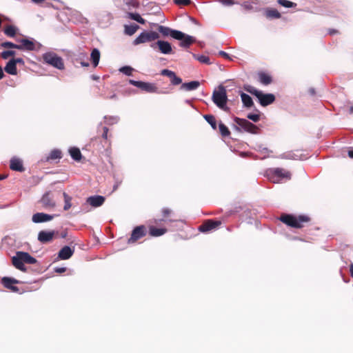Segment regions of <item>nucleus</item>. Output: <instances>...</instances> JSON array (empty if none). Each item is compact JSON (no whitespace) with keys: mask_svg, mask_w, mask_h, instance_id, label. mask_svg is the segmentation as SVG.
Segmentation results:
<instances>
[{"mask_svg":"<svg viewBox=\"0 0 353 353\" xmlns=\"http://www.w3.org/2000/svg\"><path fill=\"white\" fill-rule=\"evenodd\" d=\"M68 235V233H67V231L66 230H63L62 232H61L60 233L59 232V234L57 236H59V237L60 238H65Z\"/></svg>","mask_w":353,"mask_h":353,"instance_id":"nucleus-57","label":"nucleus"},{"mask_svg":"<svg viewBox=\"0 0 353 353\" xmlns=\"http://www.w3.org/2000/svg\"><path fill=\"white\" fill-rule=\"evenodd\" d=\"M250 227H254L255 229L259 230L261 228V222H247Z\"/></svg>","mask_w":353,"mask_h":353,"instance_id":"nucleus-51","label":"nucleus"},{"mask_svg":"<svg viewBox=\"0 0 353 353\" xmlns=\"http://www.w3.org/2000/svg\"><path fill=\"white\" fill-rule=\"evenodd\" d=\"M179 40L181 41L180 46L182 48H188L192 43H193L196 41L194 37L186 34L185 33L184 37H183L181 39Z\"/></svg>","mask_w":353,"mask_h":353,"instance_id":"nucleus-23","label":"nucleus"},{"mask_svg":"<svg viewBox=\"0 0 353 353\" xmlns=\"http://www.w3.org/2000/svg\"><path fill=\"white\" fill-rule=\"evenodd\" d=\"M69 152H70V154L71 157L74 161H79L81 159V158H82V155H81V151L77 148H75V147L71 148L69 150Z\"/></svg>","mask_w":353,"mask_h":353,"instance_id":"nucleus-29","label":"nucleus"},{"mask_svg":"<svg viewBox=\"0 0 353 353\" xmlns=\"http://www.w3.org/2000/svg\"><path fill=\"white\" fill-rule=\"evenodd\" d=\"M212 99L216 105L219 108L225 111L228 110V107L226 106L228 101L227 92L225 88L223 85H219L217 90H214Z\"/></svg>","mask_w":353,"mask_h":353,"instance_id":"nucleus-3","label":"nucleus"},{"mask_svg":"<svg viewBox=\"0 0 353 353\" xmlns=\"http://www.w3.org/2000/svg\"><path fill=\"white\" fill-rule=\"evenodd\" d=\"M53 217L54 216L52 215L43 212H38L32 216V221H50Z\"/></svg>","mask_w":353,"mask_h":353,"instance_id":"nucleus-25","label":"nucleus"},{"mask_svg":"<svg viewBox=\"0 0 353 353\" xmlns=\"http://www.w3.org/2000/svg\"><path fill=\"white\" fill-rule=\"evenodd\" d=\"M19 42L21 44L18 45V50L32 51L35 49V45L32 40H29L28 39H21L19 40Z\"/></svg>","mask_w":353,"mask_h":353,"instance_id":"nucleus-18","label":"nucleus"},{"mask_svg":"<svg viewBox=\"0 0 353 353\" xmlns=\"http://www.w3.org/2000/svg\"><path fill=\"white\" fill-rule=\"evenodd\" d=\"M1 46L3 48H15V49H18V48H19L17 44L13 43L12 42H10V41H5L1 44Z\"/></svg>","mask_w":353,"mask_h":353,"instance_id":"nucleus-46","label":"nucleus"},{"mask_svg":"<svg viewBox=\"0 0 353 353\" xmlns=\"http://www.w3.org/2000/svg\"><path fill=\"white\" fill-rule=\"evenodd\" d=\"M158 31L164 37L170 36L175 39H181L184 37V33L177 30H173L164 26H159Z\"/></svg>","mask_w":353,"mask_h":353,"instance_id":"nucleus-9","label":"nucleus"},{"mask_svg":"<svg viewBox=\"0 0 353 353\" xmlns=\"http://www.w3.org/2000/svg\"><path fill=\"white\" fill-rule=\"evenodd\" d=\"M170 80H171V83H172V85H179V84H181V83H182V79H181V78H180V77H177V76L176 75V74H174V77H172L171 78V79H170Z\"/></svg>","mask_w":353,"mask_h":353,"instance_id":"nucleus-48","label":"nucleus"},{"mask_svg":"<svg viewBox=\"0 0 353 353\" xmlns=\"http://www.w3.org/2000/svg\"><path fill=\"white\" fill-rule=\"evenodd\" d=\"M278 3L285 8H294L296 4L288 0H278Z\"/></svg>","mask_w":353,"mask_h":353,"instance_id":"nucleus-41","label":"nucleus"},{"mask_svg":"<svg viewBox=\"0 0 353 353\" xmlns=\"http://www.w3.org/2000/svg\"><path fill=\"white\" fill-rule=\"evenodd\" d=\"M49 159L52 160L61 159V152L59 150H53L51 151L49 155Z\"/></svg>","mask_w":353,"mask_h":353,"instance_id":"nucleus-42","label":"nucleus"},{"mask_svg":"<svg viewBox=\"0 0 353 353\" xmlns=\"http://www.w3.org/2000/svg\"><path fill=\"white\" fill-rule=\"evenodd\" d=\"M275 221H310V218L306 215H299L296 216L290 214H282L279 217H277Z\"/></svg>","mask_w":353,"mask_h":353,"instance_id":"nucleus-15","label":"nucleus"},{"mask_svg":"<svg viewBox=\"0 0 353 353\" xmlns=\"http://www.w3.org/2000/svg\"><path fill=\"white\" fill-rule=\"evenodd\" d=\"M91 60L92 61V64L94 67H97L99 64L100 59V52L97 48H94L92 50L91 54Z\"/></svg>","mask_w":353,"mask_h":353,"instance_id":"nucleus-27","label":"nucleus"},{"mask_svg":"<svg viewBox=\"0 0 353 353\" xmlns=\"http://www.w3.org/2000/svg\"><path fill=\"white\" fill-rule=\"evenodd\" d=\"M150 48L153 50H159L163 54H170L172 52V48L171 44L166 41L158 40L157 42H153L150 45Z\"/></svg>","mask_w":353,"mask_h":353,"instance_id":"nucleus-8","label":"nucleus"},{"mask_svg":"<svg viewBox=\"0 0 353 353\" xmlns=\"http://www.w3.org/2000/svg\"><path fill=\"white\" fill-rule=\"evenodd\" d=\"M159 38V34L154 31H143L133 41V45L137 46L145 43H152Z\"/></svg>","mask_w":353,"mask_h":353,"instance_id":"nucleus-5","label":"nucleus"},{"mask_svg":"<svg viewBox=\"0 0 353 353\" xmlns=\"http://www.w3.org/2000/svg\"><path fill=\"white\" fill-rule=\"evenodd\" d=\"M129 83L140 88L141 90L149 93H160L158 91V88L153 83L144 82L141 81H135L133 79L129 80Z\"/></svg>","mask_w":353,"mask_h":353,"instance_id":"nucleus-7","label":"nucleus"},{"mask_svg":"<svg viewBox=\"0 0 353 353\" xmlns=\"http://www.w3.org/2000/svg\"><path fill=\"white\" fill-rule=\"evenodd\" d=\"M265 14L269 18L279 19L281 17V14L276 9L267 10Z\"/></svg>","mask_w":353,"mask_h":353,"instance_id":"nucleus-34","label":"nucleus"},{"mask_svg":"<svg viewBox=\"0 0 353 353\" xmlns=\"http://www.w3.org/2000/svg\"><path fill=\"white\" fill-rule=\"evenodd\" d=\"M280 158H281V159H286L297 160V159H299V157L298 155L295 154L293 152H288V153L282 154L280 156Z\"/></svg>","mask_w":353,"mask_h":353,"instance_id":"nucleus-43","label":"nucleus"},{"mask_svg":"<svg viewBox=\"0 0 353 353\" xmlns=\"http://www.w3.org/2000/svg\"><path fill=\"white\" fill-rule=\"evenodd\" d=\"M244 90L250 93L251 94H253L254 95L255 97H258L259 92H261L260 90H258L256 88L250 85H244Z\"/></svg>","mask_w":353,"mask_h":353,"instance_id":"nucleus-38","label":"nucleus"},{"mask_svg":"<svg viewBox=\"0 0 353 353\" xmlns=\"http://www.w3.org/2000/svg\"><path fill=\"white\" fill-rule=\"evenodd\" d=\"M41 204L46 208H52L55 205V201H54L50 192H46L41 199Z\"/></svg>","mask_w":353,"mask_h":353,"instance_id":"nucleus-19","label":"nucleus"},{"mask_svg":"<svg viewBox=\"0 0 353 353\" xmlns=\"http://www.w3.org/2000/svg\"><path fill=\"white\" fill-rule=\"evenodd\" d=\"M16 52L14 50H6L1 52V57L3 59H7L10 56L15 55Z\"/></svg>","mask_w":353,"mask_h":353,"instance_id":"nucleus-45","label":"nucleus"},{"mask_svg":"<svg viewBox=\"0 0 353 353\" xmlns=\"http://www.w3.org/2000/svg\"><path fill=\"white\" fill-rule=\"evenodd\" d=\"M167 229L165 228H156L150 226L149 228V234L152 236H161L167 232Z\"/></svg>","mask_w":353,"mask_h":353,"instance_id":"nucleus-22","label":"nucleus"},{"mask_svg":"<svg viewBox=\"0 0 353 353\" xmlns=\"http://www.w3.org/2000/svg\"><path fill=\"white\" fill-rule=\"evenodd\" d=\"M219 1L225 6H232L235 4L233 0H219Z\"/></svg>","mask_w":353,"mask_h":353,"instance_id":"nucleus-50","label":"nucleus"},{"mask_svg":"<svg viewBox=\"0 0 353 353\" xmlns=\"http://www.w3.org/2000/svg\"><path fill=\"white\" fill-rule=\"evenodd\" d=\"M247 118L254 122H258L260 119V115L259 114L250 113L247 115Z\"/></svg>","mask_w":353,"mask_h":353,"instance_id":"nucleus-49","label":"nucleus"},{"mask_svg":"<svg viewBox=\"0 0 353 353\" xmlns=\"http://www.w3.org/2000/svg\"><path fill=\"white\" fill-rule=\"evenodd\" d=\"M257 99L262 106H267L275 101V97L273 94H264L261 91L259 92Z\"/></svg>","mask_w":353,"mask_h":353,"instance_id":"nucleus-13","label":"nucleus"},{"mask_svg":"<svg viewBox=\"0 0 353 353\" xmlns=\"http://www.w3.org/2000/svg\"><path fill=\"white\" fill-rule=\"evenodd\" d=\"M266 176L273 183H277L283 180H289L291 179V173L280 168H271L266 171Z\"/></svg>","mask_w":353,"mask_h":353,"instance_id":"nucleus-2","label":"nucleus"},{"mask_svg":"<svg viewBox=\"0 0 353 353\" xmlns=\"http://www.w3.org/2000/svg\"><path fill=\"white\" fill-rule=\"evenodd\" d=\"M234 122L239 125L235 127V129L237 131H241V128L242 129L244 130V131L248 132L249 133L254 134L258 133V127L245 119L235 117Z\"/></svg>","mask_w":353,"mask_h":353,"instance_id":"nucleus-6","label":"nucleus"},{"mask_svg":"<svg viewBox=\"0 0 353 353\" xmlns=\"http://www.w3.org/2000/svg\"><path fill=\"white\" fill-rule=\"evenodd\" d=\"M63 198H64V206H63V209L64 210H69L71 206H72V204H71V200H72V197L70 196L67 193L65 192H63Z\"/></svg>","mask_w":353,"mask_h":353,"instance_id":"nucleus-36","label":"nucleus"},{"mask_svg":"<svg viewBox=\"0 0 353 353\" xmlns=\"http://www.w3.org/2000/svg\"><path fill=\"white\" fill-rule=\"evenodd\" d=\"M87 58V53L85 52H80L78 54V58L77 59H79L80 61L84 60Z\"/></svg>","mask_w":353,"mask_h":353,"instance_id":"nucleus-54","label":"nucleus"},{"mask_svg":"<svg viewBox=\"0 0 353 353\" xmlns=\"http://www.w3.org/2000/svg\"><path fill=\"white\" fill-rule=\"evenodd\" d=\"M4 70L8 74L11 75H16L17 74V65L12 59L6 63Z\"/></svg>","mask_w":353,"mask_h":353,"instance_id":"nucleus-24","label":"nucleus"},{"mask_svg":"<svg viewBox=\"0 0 353 353\" xmlns=\"http://www.w3.org/2000/svg\"><path fill=\"white\" fill-rule=\"evenodd\" d=\"M241 98L243 105L246 108H250L254 105L251 97L244 92L241 93Z\"/></svg>","mask_w":353,"mask_h":353,"instance_id":"nucleus-26","label":"nucleus"},{"mask_svg":"<svg viewBox=\"0 0 353 353\" xmlns=\"http://www.w3.org/2000/svg\"><path fill=\"white\" fill-rule=\"evenodd\" d=\"M12 265L17 270L26 272L28 271L25 264L33 265L37 263L36 258L31 256L28 252L17 251L11 258Z\"/></svg>","mask_w":353,"mask_h":353,"instance_id":"nucleus-1","label":"nucleus"},{"mask_svg":"<svg viewBox=\"0 0 353 353\" xmlns=\"http://www.w3.org/2000/svg\"><path fill=\"white\" fill-rule=\"evenodd\" d=\"M12 61H14V63L17 65V63L24 64V61L22 58H13Z\"/></svg>","mask_w":353,"mask_h":353,"instance_id":"nucleus-55","label":"nucleus"},{"mask_svg":"<svg viewBox=\"0 0 353 353\" xmlns=\"http://www.w3.org/2000/svg\"><path fill=\"white\" fill-rule=\"evenodd\" d=\"M200 85V82L198 81H192L188 83H183L181 85V90L185 91H192L196 90Z\"/></svg>","mask_w":353,"mask_h":353,"instance_id":"nucleus-21","label":"nucleus"},{"mask_svg":"<svg viewBox=\"0 0 353 353\" xmlns=\"http://www.w3.org/2000/svg\"><path fill=\"white\" fill-rule=\"evenodd\" d=\"M174 2L177 5H188L190 3V0H174Z\"/></svg>","mask_w":353,"mask_h":353,"instance_id":"nucleus-52","label":"nucleus"},{"mask_svg":"<svg viewBox=\"0 0 353 353\" xmlns=\"http://www.w3.org/2000/svg\"><path fill=\"white\" fill-rule=\"evenodd\" d=\"M104 201L105 197L100 195L89 196L86 200L88 204L95 208L102 205Z\"/></svg>","mask_w":353,"mask_h":353,"instance_id":"nucleus-17","label":"nucleus"},{"mask_svg":"<svg viewBox=\"0 0 353 353\" xmlns=\"http://www.w3.org/2000/svg\"><path fill=\"white\" fill-rule=\"evenodd\" d=\"M303 223L304 222H282L286 228L285 230L302 228L304 226Z\"/></svg>","mask_w":353,"mask_h":353,"instance_id":"nucleus-30","label":"nucleus"},{"mask_svg":"<svg viewBox=\"0 0 353 353\" xmlns=\"http://www.w3.org/2000/svg\"><path fill=\"white\" fill-rule=\"evenodd\" d=\"M103 134H102V137L104 139H108V128L107 127H103Z\"/></svg>","mask_w":353,"mask_h":353,"instance_id":"nucleus-56","label":"nucleus"},{"mask_svg":"<svg viewBox=\"0 0 353 353\" xmlns=\"http://www.w3.org/2000/svg\"><path fill=\"white\" fill-rule=\"evenodd\" d=\"M205 120L211 125V127L214 129H216V122L215 118L213 115L211 114H205L203 116Z\"/></svg>","mask_w":353,"mask_h":353,"instance_id":"nucleus-35","label":"nucleus"},{"mask_svg":"<svg viewBox=\"0 0 353 353\" xmlns=\"http://www.w3.org/2000/svg\"><path fill=\"white\" fill-rule=\"evenodd\" d=\"M104 119L106 120L108 125H113L119 122V117L117 116H105Z\"/></svg>","mask_w":353,"mask_h":353,"instance_id":"nucleus-39","label":"nucleus"},{"mask_svg":"<svg viewBox=\"0 0 353 353\" xmlns=\"http://www.w3.org/2000/svg\"><path fill=\"white\" fill-rule=\"evenodd\" d=\"M350 273L351 276L353 277V263H351V265L350 266Z\"/></svg>","mask_w":353,"mask_h":353,"instance_id":"nucleus-64","label":"nucleus"},{"mask_svg":"<svg viewBox=\"0 0 353 353\" xmlns=\"http://www.w3.org/2000/svg\"><path fill=\"white\" fill-rule=\"evenodd\" d=\"M147 234L146 228L144 225H139L135 227L132 231L131 236L128 239V243H133L145 236Z\"/></svg>","mask_w":353,"mask_h":353,"instance_id":"nucleus-10","label":"nucleus"},{"mask_svg":"<svg viewBox=\"0 0 353 353\" xmlns=\"http://www.w3.org/2000/svg\"><path fill=\"white\" fill-rule=\"evenodd\" d=\"M74 249L68 245L63 246L58 253V257L61 260L69 259L74 254Z\"/></svg>","mask_w":353,"mask_h":353,"instance_id":"nucleus-16","label":"nucleus"},{"mask_svg":"<svg viewBox=\"0 0 353 353\" xmlns=\"http://www.w3.org/2000/svg\"><path fill=\"white\" fill-rule=\"evenodd\" d=\"M134 69L130 66H123L119 68V71L127 76H131Z\"/></svg>","mask_w":353,"mask_h":353,"instance_id":"nucleus-44","label":"nucleus"},{"mask_svg":"<svg viewBox=\"0 0 353 353\" xmlns=\"http://www.w3.org/2000/svg\"><path fill=\"white\" fill-rule=\"evenodd\" d=\"M222 222H203V224L199 226L198 230L203 233H208L216 230Z\"/></svg>","mask_w":353,"mask_h":353,"instance_id":"nucleus-14","label":"nucleus"},{"mask_svg":"<svg viewBox=\"0 0 353 353\" xmlns=\"http://www.w3.org/2000/svg\"><path fill=\"white\" fill-rule=\"evenodd\" d=\"M219 55H221L226 59L229 58V54L224 51H219Z\"/></svg>","mask_w":353,"mask_h":353,"instance_id":"nucleus-58","label":"nucleus"},{"mask_svg":"<svg viewBox=\"0 0 353 353\" xmlns=\"http://www.w3.org/2000/svg\"><path fill=\"white\" fill-rule=\"evenodd\" d=\"M80 64H81L83 67H88V66H89V63H88V62H86V61H84L83 60L80 61Z\"/></svg>","mask_w":353,"mask_h":353,"instance_id":"nucleus-59","label":"nucleus"},{"mask_svg":"<svg viewBox=\"0 0 353 353\" xmlns=\"http://www.w3.org/2000/svg\"><path fill=\"white\" fill-rule=\"evenodd\" d=\"M20 283V281L12 277L4 276L1 279V283L3 285V286L7 289L10 290L13 292H19V288L14 285V284H18Z\"/></svg>","mask_w":353,"mask_h":353,"instance_id":"nucleus-11","label":"nucleus"},{"mask_svg":"<svg viewBox=\"0 0 353 353\" xmlns=\"http://www.w3.org/2000/svg\"><path fill=\"white\" fill-rule=\"evenodd\" d=\"M161 74L163 76H167L171 79L172 77L174 76L175 73L173 71L170 70L168 69H163L161 71Z\"/></svg>","mask_w":353,"mask_h":353,"instance_id":"nucleus-47","label":"nucleus"},{"mask_svg":"<svg viewBox=\"0 0 353 353\" xmlns=\"http://www.w3.org/2000/svg\"><path fill=\"white\" fill-rule=\"evenodd\" d=\"M139 28V26L137 24H131V25H125L124 26V32L125 34L132 36L133 35L137 30Z\"/></svg>","mask_w":353,"mask_h":353,"instance_id":"nucleus-28","label":"nucleus"},{"mask_svg":"<svg viewBox=\"0 0 353 353\" xmlns=\"http://www.w3.org/2000/svg\"><path fill=\"white\" fill-rule=\"evenodd\" d=\"M219 131L223 137H228L230 135V132L226 125L223 123H220L219 125Z\"/></svg>","mask_w":353,"mask_h":353,"instance_id":"nucleus-40","label":"nucleus"},{"mask_svg":"<svg viewBox=\"0 0 353 353\" xmlns=\"http://www.w3.org/2000/svg\"><path fill=\"white\" fill-rule=\"evenodd\" d=\"M243 6L245 8L248 9V10H250L252 8V6L247 3H244Z\"/></svg>","mask_w":353,"mask_h":353,"instance_id":"nucleus-62","label":"nucleus"},{"mask_svg":"<svg viewBox=\"0 0 353 353\" xmlns=\"http://www.w3.org/2000/svg\"><path fill=\"white\" fill-rule=\"evenodd\" d=\"M10 169L14 171L23 172L24 170L22 161L17 157H13L10 160Z\"/></svg>","mask_w":353,"mask_h":353,"instance_id":"nucleus-20","label":"nucleus"},{"mask_svg":"<svg viewBox=\"0 0 353 353\" xmlns=\"http://www.w3.org/2000/svg\"><path fill=\"white\" fill-rule=\"evenodd\" d=\"M54 270L57 273L61 274V273H63V272H65L66 271V268H65V267H56V268H54Z\"/></svg>","mask_w":353,"mask_h":353,"instance_id":"nucleus-53","label":"nucleus"},{"mask_svg":"<svg viewBox=\"0 0 353 353\" xmlns=\"http://www.w3.org/2000/svg\"><path fill=\"white\" fill-rule=\"evenodd\" d=\"M128 15L130 19L134 20L141 24H145V20L138 13L128 12Z\"/></svg>","mask_w":353,"mask_h":353,"instance_id":"nucleus-32","label":"nucleus"},{"mask_svg":"<svg viewBox=\"0 0 353 353\" xmlns=\"http://www.w3.org/2000/svg\"><path fill=\"white\" fill-rule=\"evenodd\" d=\"M193 57H194V59H196V60H198L199 62H201L202 63H205V64H208V65H210L211 64L210 58L208 56H205V55H197V54H193Z\"/></svg>","mask_w":353,"mask_h":353,"instance_id":"nucleus-37","label":"nucleus"},{"mask_svg":"<svg viewBox=\"0 0 353 353\" xmlns=\"http://www.w3.org/2000/svg\"><path fill=\"white\" fill-rule=\"evenodd\" d=\"M259 81L262 84L265 85L270 84L272 82V77L269 74H268L265 72L259 73Z\"/></svg>","mask_w":353,"mask_h":353,"instance_id":"nucleus-31","label":"nucleus"},{"mask_svg":"<svg viewBox=\"0 0 353 353\" xmlns=\"http://www.w3.org/2000/svg\"><path fill=\"white\" fill-rule=\"evenodd\" d=\"M170 213V210L169 209H163V214L166 216L168 215Z\"/></svg>","mask_w":353,"mask_h":353,"instance_id":"nucleus-61","label":"nucleus"},{"mask_svg":"<svg viewBox=\"0 0 353 353\" xmlns=\"http://www.w3.org/2000/svg\"><path fill=\"white\" fill-rule=\"evenodd\" d=\"M43 59L46 63L59 70H63L64 68L62 58L54 52H48L43 54Z\"/></svg>","mask_w":353,"mask_h":353,"instance_id":"nucleus-4","label":"nucleus"},{"mask_svg":"<svg viewBox=\"0 0 353 353\" xmlns=\"http://www.w3.org/2000/svg\"><path fill=\"white\" fill-rule=\"evenodd\" d=\"M58 234H59L58 231L41 230L39 232L37 239L40 242H41L43 243H46L50 242L55 235H58Z\"/></svg>","mask_w":353,"mask_h":353,"instance_id":"nucleus-12","label":"nucleus"},{"mask_svg":"<svg viewBox=\"0 0 353 353\" xmlns=\"http://www.w3.org/2000/svg\"><path fill=\"white\" fill-rule=\"evenodd\" d=\"M17 30V28L14 26H8L4 29V33L8 37H14L16 34Z\"/></svg>","mask_w":353,"mask_h":353,"instance_id":"nucleus-33","label":"nucleus"},{"mask_svg":"<svg viewBox=\"0 0 353 353\" xmlns=\"http://www.w3.org/2000/svg\"><path fill=\"white\" fill-rule=\"evenodd\" d=\"M3 76H4V73H3V68H2L1 66H0V80L1 79H3Z\"/></svg>","mask_w":353,"mask_h":353,"instance_id":"nucleus-63","label":"nucleus"},{"mask_svg":"<svg viewBox=\"0 0 353 353\" xmlns=\"http://www.w3.org/2000/svg\"><path fill=\"white\" fill-rule=\"evenodd\" d=\"M348 156L350 158L353 159V148H350L348 150Z\"/></svg>","mask_w":353,"mask_h":353,"instance_id":"nucleus-60","label":"nucleus"}]
</instances>
